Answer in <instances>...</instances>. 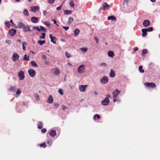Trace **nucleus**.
I'll list each match as a JSON object with an SVG mask.
<instances>
[{
    "mask_svg": "<svg viewBox=\"0 0 160 160\" xmlns=\"http://www.w3.org/2000/svg\"><path fill=\"white\" fill-rule=\"evenodd\" d=\"M94 39L95 40L96 43H98V39L96 37H94Z\"/></svg>",
    "mask_w": 160,
    "mask_h": 160,
    "instance_id": "obj_59",
    "label": "nucleus"
},
{
    "mask_svg": "<svg viewBox=\"0 0 160 160\" xmlns=\"http://www.w3.org/2000/svg\"><path fill=\"white\" fill-rule=\"evenodd\" d=\"M19 56L18 53L16 52H14L13 54L12 57V60L14 61L18 60L19 58Z\"/></svg>",
    "mask_w": 160,
    "mask_h": 160,
    "instance_id": "obj_4",
    "label": "nucleus"
},
{
    "mask_svg": "<svg viewBox=\"0 0 160 160\" xmlns=\"http://www.w3.org/2000/svg\"><path fill=\"white\" fill-rule=\"evenodd\" d=\"M62 108L63 110H64L67 108L64 105H62Z\"/></svg>",
    "mask_w": 160,
    "mask_h": 160,
    "instance_id": "obj_60",
    "label": "nucleus"
},
{
    "mask_svg": "<svg viewBox=\"0 0 160 160\" xmlns=\"http://www.w3.org/2000/svg\"><path fill=\"white\" fill-rule=\"evenodd\" d=\"M5 24L8 27H9L10 26V22L9 21L6 22H5Z\"/></svg>",
    "mask_w": 160,
    "mask_h": 160,
    "instance_id": "obj_46",
    "label": "nucleus"
},
{
    "mask_svg": "<svg viewBox=\"0 0 160 160\" xmlns=\"http://www.w3.org/2000/svg\"><path fill=\"white\" fill-rule=\"evenodd\" d=\"M108 20H111L112 21H115L116 20V18L113 16H111L108 17Z\"/></svg>",
    "mask_w": 160,
    "mask_h": 160,
    "instance_id": "obj_23",
    "label": "nucleus"
},
{
    "mask_svg": "<svg viewBox=\"0 0 160 160\" xmlns=\"http://www.w3.org/2000/svg\"><path fill=\"white\" fill-rule=\"evenodd\" d=\"M54 108H57L59 106V104L58 103H55L54 104Z\"/></svg>",
    "mask_w": 160,
    "mask_h": 160,
    "instance_id": "obj_43",
    "label": "nucleus"
},
{
    "mask_svg": "<svg viewBox=\"0 0 160 160\" xmlns=\"http://www.w3.org/2000/svg\"><path fill=\"white\" fill-rule=\"evenodd\" d=\"M150 22L148 20H145L143 22V25L144 27H148L150 25Z\"/></svg>",
    "mask_w": 160,
    "mask_h": 160,
    "instance_id": "obj_12",
    "label": "nucleus"
},
{
    "mask_svg": "<svg viewBox=\"0 0 160 160\" xmlns=\"http://www.w3.org/2000/svg\"><path fill=\"white\" fill-rule=\"evenodd\" d=\"M80 32L79 29L78 28L76 29L74 31V34L75 36H77L79 33Z\"/></svg>",
    "mask_w": 160,
    "mask_h": 160,
    "instance_id": "obj_26",
    "label": "nucleus"
},
{
    "mask_svg": "<svg viewBox=\"0 0 160 160\" xmlns=\"http://www.w3.org/2000/svg\"><path fill=\"white\" fill-rule=\"evenodd\" d=\"M49 135L52 137H54L56 135V132L55 130H51L49 132Z\"/></svg>",
    "mask_w": 160,
    "mask_h": 160,
    "instance_id": "obj_19",
    "label": "nucleus"
},
{
    "mask_svg": "<svg viewBox=\"0 0 160 160\" xmlns=\"http://www.w3.org/2000/svg\"><path fill=\"white\" fill-rule=\"evenodd\" d=\"M23 31L25 32H31L32 30L30 29V27L29 26H25L24 28H23Z\"/></svg>",
    "mask_w": 160,
    "mask_h": 160,
    "instance_id": "obj_13",
    "label": "nucleus"
},
{
    "mask_svg": "<svg viewBox=\"0 0 160 160\" xmlns=\"http://www.w3.org/2000/svg\"><path fill=\"white\" fill-rule=\"evenodd\" d=\"M46 34L45 33H42V36H41L40 37V39H44L45 38V35Z\"/></svg>",
    "mask_w": 160,
    "mask_h": 160,
    "instance_id": "obj_47",
    "label": "nucleus"
},
{
    "mask_svg": "<svg viewBox=\"0 0 160 160\" xmlns=\"http://www.w3.org/2000/svg\"><path fill=\"white\" fill-rule=\"evenodd\" d=\"M44 23L48 27H50L51 25V24L48 21L45 22Z\"/></svg>",
    "mask_w": 160,
    "mask_h": 160,
    "instance_id": "obj_50",
    "label": "nucleus"
},
{
    "mask_svg": "<svg viewBox=\"0 0 160 160\" xmlns=\"http://www.w3.org/2000/svg\"><path fill=\"white\" fill-rule=\"evenodd\" d=\"M148 50L146 49H144L142 50V55H143V54H145L147 53Z\"/></svg>",
    "mask_w": 160,
    "mask_h": 160,
    "instance_id": "obj_42",
    "label": "nucleus"
},
{
    "mask_svg": "<svg viewBox=\"0 0 160 160\" xmlns=\"http://www.w3.org/2000/svg\"><path fill=\"white\" fill-rule=\"evenodd\" d=\"M115 74L114 71H113L112 69L110 70V76L111 78H113L115 76Z\"/></svg>",
    "mask_w": 160,
    "mask_h": 160,
    "instance_id": "obj_22",
    "label": "nucleus"
},
{
    "mask_svg": "<svg viewBox=\"0 0 160 160\" xmlns=\"http://www.w3.org/2000/svg\"><path fill=\"white\" fill-rule=\"evenodd\" d=\"M110 101L108 97H106L102 101V104L103 105H107L109 104Z\"/></svg>",
    "mask_w": 160,
    "mask_h": 160,
    "instance_id": "obj_1",
    "label": "nucleus"
},
{
    "mask_svg": "<svg viewBox=\"0 0 160 160\" xmlns=\"http://www.w3.org/2000/svg\"><path fill=\"white\" fill-rule=\"evenodd\" d=\"M138 48L135 47L134 48L133 51H134V52H135L136 51H137L138 50Z\"/></svg>",
    "mask_w": 160,
    "mask_h": 160,
    "instance_id": "obj_61",
    "label": "nucleus"
},
{
    "mask_svg": "<svg viewBox=\"0 0 160 160\" xmlns=\"http://www.w3.org/2000/svg\"><path fill=\"white\" fill-rule=\"evenodd\" d=\"M21 92L20 89L18 88L17 89V91L16 92V95H18L19 94H20L21 93ZM15 97H18V96H16Z\"/></svg>",
    "mask_w": 160,
    "mask_h": 160,
    "instance_id": "obj_37",
    "label": "nucleus"
},
{
    "mask_svg": "<svg viewBox=\"0 0 160 160\" xmlns=\"http://www.w3.org/2000/svg\"><path fill=\"white\" fill-rule=\"evenodd\" d=\"M72 12V11L71 10H65L64 11V13L65 14L67 15L71 14Z\"/></svg>",
    "mask_w": 160,
    "mask_h": 160,
    "instance_id": "obj_28",
    "label": "nucleus"
},
{
    "mask_svg": "<svg viewBox=\"0 0 160 160\" xmlns=\"http://www.w3.org/2000/svg\"><path fill=\"white\" fill-rule=\"evenodd\" d=\"M55 0H48V3L50 4H52L53 3Z\"/></svg>",
    "mask_w": 160,
    "mask_h": 160,
    "instance_id": "obj_53",
    "label": "nucleus"
},
{
    "mask_svg": "<svg viewBox=\"0 0 160 160\" xmlns=\"http://www.w3.org/2000/svg\"><path fill=\"white\" fill-rule=\"evenodd\" d=\"M43 14L44 15V16H45L46 15V13H47V11L46 10H44L43 11Z\"/></svg>",
    "mask_w": 160,
    "mask_h": 160,
    "instance_id": "obj_62",
    "label": "nucleus"
},
{
    "mask_svg": "<svg viewBox=\"0 0 160 160\" xmlns=\"http://www.w3.org/2000/svg\"><path fill=\"white\" fill-rule=\"evenodd\" d=\"M66 56L67 58H69L71 57V55L70 53H68L67 52H66Z\"/></svg>",
    "mask_w": 160,
    "mask_h": 160,
    "instance_id": "obj_48",
    "label": "nucleus"
},
{
    "mask_svg": "<svg viewBox=\"0 0 160 160\" xmlns=\"http://www.w3.org/2000/svg\"><path fill=\"white\" fill-rule=\"evenodd\" d=\"M33 29H34L37 30L39 32L40 31V30L39 28V27L38 26H34L33 27Z\"/></svg>",
    "mask_w": 160,
    "mask_h": 160,
    "instance_id": "obj_44",
    "label": "nucleus"
},
{
    "mask_svg": "<svg viewBox=\"0 0 160 160\" xmlns=\"http://www.w3.org/2000/svg\"><path fill=\"white\" fill-rule=\"evenodd\" d=\"M42 58L43 60H45L47 59V57L45 55H42Z\"/></svg>",
    "mask_w": 160,
    "mask_h": 160,
    "instance_id": "obj_45",
    "label": "nucleus"
},
{
    "mask_svg": "<svg viewBox=\"0 0 160 160\" xmlns=\"http://www.w3.org/2000/svg\"><path fill=\"white\" fill-rule=\"evenodd\" d=\"M120 92V91L116 89L113 92L112 94L113 97L114 98H116Z\"/></svg>",
    "mask_w": 160,
    "mask_h": 160,
    "instance_id": "obj_9",
    "label": "nucleus"
},
{
    "mask_svg": "<svg viewBox=\"0 0 160 160\" xmlns=\"http://www.w3.org/2000/svg\"><path fill=\"white\" fill-rule=\"evenodd\" d=\"M53 72V74L56 75H58L60 74V72L58 68H56L52 70Z\"/></svg>",
    "mask_w": 160,
    "mask_h": 160,
    "instance_id": "obj_10",
    "label": "nucleus"
},
{
    "mask_svg": "<svg viewBox=\"0 0 160 160\" xmlns=\"http://www.w3.org/2000/svg\"><path fill=\"white\" fill-rule=\"evenodd\" d=\"M108 54L109 57L111 58H113L114 55V53L113 52L111 51H109L108 52Z\"/></svg>",
    "mask_w": 160,
    "mask_h": 160,
    "instance_id": "obj_24",
    "label": "nucleus"
},
{
    "mask_svg": "<svg viewBox=\"0 0 160 160\" xmlns=\"http://www.w3.org/2000/svg\"><path fill=\"white\" fill-rule=\"evenodd\" d=\"M88 86L87 85H82L79 87V89L80 91L82 92H84L85 91L86 88Z\"/></svg>",
    "mask_w": 160,
    "mask_h": 160,
    "instance_id": "obj_11",
    "label": "nucleus"
},
{
    "mask_svg": "<svg viewBox=\"0 0 160 160\" xmlns=\"http://www.w3.org/2000/svg\"><path fill=\"white\" fill-rule=\"evenodd\" d=\"M84 65H82L79 66L78 69V72L80 73H83L84 72Z\"/></svg>",
    "mask_w": 160,
    "mask_h": 160,
    "instance_id": "obj_7",
    "label": "nucleus"
},
{
    "mask_svg": "<svg viewBox=\"0 0 160 160\" xmlns=\"http://www.w3.org/2000/svg\"><path fill=\"white\" fill-rule=\"evenodd\" d=\"M52 20L53 21H54V24H56L57 26H58V24H57V22H56L55 20H53V19H52Z\"/></svg>",
    "mask_w": 160,
    "mask_h": 160,
    "instance_id": "obj_63",
    "label": "nucleus"
},
{
    "mask_svg": "<svg viewBox=\"0 0 160 160\" xmlns=\"http://www.w3.org/2000/svg\"><path fill=\"white\" fill-rule=\"evenodd\" d=\"M147 32H151L153 30V28L152 27H150L148 28L145 29Z\"/></svg>",
    "mask_w": 160,
    "mask_h": 160,
    "instance_id": "obj_35",
    "label": "nucleus"
},
{
    "mask_svg": "<svg viewBox=\"0 0 160 160\" xmlns=\"http://www.w3.org/2000/svg\"><path fill=\"white\" fill-rule=\"evenodd\" d=\"M35 98L36 100L37 101L39 99V96L37 94H35Z\"/></svg>",
    "mask_w": 160,
    "mask_h": 160,
    "instance_id": "obj_51",
    "label": "nucleus"
},
{
    "mask_svg": "<svg viewBox=\"0 0 160 160\" xmlns=\"http://www.w3.org/2000/svg\"><path fill=\"white\" fill-rule=\"evenodd\" d=\"M53 102V99L51 95H50L48 99L47 102L49 103H51Z\"/></svg>",
    "mask_w": 160,
    "mask_h": 160,
    "instance_id": "obj_21",
    "label": "nucleus"
},
{
    "mask_svg": "<svg viewBox=\"0 0 160 160\" xmlns=\"http://www.w3.org/2000/svg\"><path fill=\"white\" fill-rule=\"evenodd\" d=\"M31 65L32 66H35L36 67H38V66L36 63V62L34 61H32L31 62Z\"/></svg>",
    "mask_w": 160,
    "mask_h": 160,
    "instance_id": "obj_27",
    "label": "nucleus"
},
{
    "mask_svg": "<svg viewBox=\"0 0 160 160\" xmlns=\"http://www.w3.org/2000/svg\"><path fill=\"white\" fill-rule=\"evenodd\" d=\"M16 33V30L14 29H10L8 31V33L11 36H14Z\"/></svg>",
    "mask_w": 160,
    "mask_h": 160,
    "instance_id": "obj_8",
    "label": "nucleus"
},
{
    "mask_svg": "<svg viewBox=\"0 0 160 160\" xmlns=\"http://www.w3.org/2000/svg\"><path fill=\"white\" fill-rule=\"evenodd\" d=\"M58 92L61 95H62L63 94V92L62 89L61 88L59 89L58 90Z\"/></svg>",
    "mask_w": 160,
    "mask_h": 160,
    "instance_id": "obj_49",
    "label": "nucleus"
},
{
    "mask_svg": "<svg viewBox=\"0 0 160 160\" xmlns=\"http://www.w3.org/2000/svg\"><path fill=\"white\" fill-rule=\"evenodd\" d=\"M26 45V43L25 42H23L22 43L23 49L24 51H25L26 50V48L25 45Z\"/></svg>",
    "mask_w": 160,
    "mask_h": 160,
    "instance_id": "obj_39",
    "label": "nucleus"
},
{
    "mask_svg": "<svg viewBox=\"0 0 160 160\" xmlns=\"http://www.w3.org/2000/svg\"><path fill=\"white\" fill-rule=\"evenodd\" d=\"M62 28H64L66 30H67L69 28L68 27H65L63 26L62 27Z\"/></svg>",
    "mask_w": 160,
    "mask_h": 160,
    "instance_id": "obj_57",
    "label": "nucleus"
},
{
    "mask_svg": "<svg viewBox=\"0 0 160 160\" xmlns=\"http://www.w3.org/2000/svg\"><path fill=\"white\" fill-rule=\"evenodd\" d=\"M23 60L29 61L30 59H29V56H27L26 54H25L24 55V57H23Z\"/></svg>",
    "mask_w": 160,
    "mask_h": 160,
    "instance_id": "obj_30",
    "label": "nucleus"
},
{
    "mask_svg": "<svg viewBox=\"0 0 160 160\" xmlns=\"http://www.w3.org/2000/svg\"><path fill=\"white\" fill-rule=\"evenodd\" d=\"M138 69L139 72L141 73H143L144 72V71L142 67V66H139Z\"/></svg>",
    "mask_w": 160,
    "mask_h": 160,
    "instance_id": "obj_33",
    "label": "nucleus"
},
{
    "mask_svg": "<svg viewBox=\"0 0 160 160\" xmlns=\"http://www.w3.org/2000/svg\"><path fill=\"white\" fill-rule=\"evenodd\" d=\"M142 37H145L147 35V32L146 29H142Z\"/></svg>",
    "mask_w": 160,
    "mask_h": 160,
    "instance_id": "obj_17",
    "label": "nucleus"
},
{
    "mask_svg": "<svg viewBox=\"0 0 160 160\" xmlns=\"http://www.w3.org/2000/svg\"><path fill=\"white\" fill-rule=\"evenodd\" d=\"M96 117H97L98 119H99L100 118V116L99 115L97 114H95L94 116L93 119H96Z\"/></svg>",
    "mask_w": 160,
    "mask_h": 160,
    "instance_id": "obj_41",
    "label": "nucleus"
},
{
    "mask_svg": "<svg viewBox=\"0 0 160 160\" xmlns=\"http://www.w3.org/2000/svg\"><path fill=\"white\" fill-rule=\"evenodd\" d=\"M42 122H39L38 125V128L39 129H41L42 128Z\"/></svg>",
    "mask_w": 160,
    "mask_h": 160,
    "instance_id": "obj_31",
    "label": "nucleus"
},
{
    "mask_svg": "<svg viewBox=\"0 0 160 160\" xmlns=\"http://www.w3.org/2000/svg\"><path fill=\"white\" fill-rule=\"evenodd\" d=\"M46 131L47 130L46 128H43L41 130V132L43 133H45Z\"/></svg>",
    "mask_w": 160,
    "mask_h": 160,
    "instance_id": "obj_54",
    "label": "nucleus"
},
{
    "mask_svg": "<svg viewBox=\"0 0 160 160\" xmlns=\"http://www.w3.org/2000/svg\"><path fill=\"white\" fill-rule=\"evenodd\" d=\"M39 146L40 147L45 148L46 147V145L45 143L43 142L42 144H40L39 145Z\"/></svg>",
    "mask_w": 160,
    "mask_h": 160,
    "instance_id": "obj_38",
    "label": "nucleus"
},
{
    "mask_svg": "<svg viewBox=\"0 0 160 160\" xmlns=\"http://www.w3.org/2000/svg\"><path fill=\"white\" fill-rule=\"evenodd\" d=\"M103 7L104 10H107L109 8V5L107 4L106 2H104L103 4Z\"/></svg>",
    "mask_w": 160,
    "mask_h": 160,
    "instance_id": "obj_20",
    "label": "nucleus"
},
{
    "mask_svg": "<svg viewBox=\"0 0 160 160\" xmlns=\"http://www.w3.org/2000/svg\"><path fill=\"white\" fill-rule=\"evenodd\" d=\"M18 75L20 80H23L25 77L24 72L22 71H19L18 73Z\"/></svg>",
    "mask_w": 160,
    "mask_h": 160,
    "instance_id": "obj_5",
    "label": "nucleus"
},
{
    "mask_svg": "<svg viewBox=\"0 0 160 160\" xmlns=\"http://www.w3.org/2000/svg\"><path fill=\"white\" fill-rule=\"evenodd\" d=\"M144 85L148 87L152 88H155L156 87V84L152 82H145Z\"/></svg>",
    "mask_w": 160,
    "mask_h": 160,
    "instance_id": "obj_2",
    "label": "nucleus"
},
{
    "mask_svg": "<svg viewBox=\"0 0 160 160\" xmlns=\"http://www.w3.org/2000/svg\"><path fill=\"white\" fill-rule=\"evenodd\" d=\"M45 42V40L41 41L39 40L38 42V43L40 45H42Z\"/></svg>",
    "mask_w": 160,
    "mask_h": 160,
    "instance_id": "obj_36",
    "label": "nucleus"
},
{
    "mask_svg": "<svg viewBox=\"0 0 160 160\" xmlns=\"http://www.w3.org/2000/svg\"><path fill=\"white\" fill-rule=\"evenodd\" d=\"M62 5V4L60 6L57 7V10L58 11L60 10L61 8Z\"/></svg>",
    "mask_w": 160,
    "mask_h": 160,
    "instance_id": "obj_56",
    "label": "nucleus"
},
{
    "mask_svg": "<svg viewBox=\"0 0 160 160\" xmlns=\"http://www.w3.org/2000/svg\"><path fill=\"white\" fill-rule=\"evenodd\" d=\"M81 49L85 52H87L88 50V48H81Z\"/></svg>",
    "mask_w": 160,
    "mask_h": 160,
    "instance_id": "obj_52",
    "label": "nucleus"
},
{
    "mask_svg": "<svg viewBox=\"0 0 160 160\" xmlns=\"http://www.w3.org/2000/svg\"><path fill=\"white\" fill-rule=\"evenodd\" d=\"M28 72L29 75L32 77H34L36 75V72L32 69H30L28 70Z\"/></svg>",
    "mask_w": 160,
    "mask_h": 160,
    "instance_id": "obj_3",
    "label": "nucleus"
},
{
    "mask_svg": "<svg viewBox=\"0 0 160 160\" xmlns=\"http://www.w3.org/2000/svg\"><path fill=\"white\" fill-rule=\"evenodd\" d=\"M23 13L24 15L26 16L28 15V11L26 9H25L23 11Z\"/></svg>",
    "mask_w": 160,
    "mask_h": 160,
    "instance_id": "obj_40",
    "label": "nucleus"
},
{
    "mask_svg": "<svg viewBox=\"0 0 160 160\" xmlns=\"http://www.w3.org/2000/svg\"><path fill=\"white\" fill-rule=\"evenodd\" d=\"M100 66H103L104 67H106L107 66V64L105 63H102Z\"/></svg>",
    "mask_w": 160,
    "mask_h": 160,
    "instance_id": "obj_55",
    "label": "nucleus"
},
{
    "mask_svg": "<svg viewBox=\"0 0 160 160\" xmlns=\"http://www.w3.org/2000/svg\"><path fill=\"white\" fill-rule=\"evenodd\" d=\"M39 7L38 6H35L31 7V10L34 12H36L39 10Z\"/></svg>",
    "mask_w": 160,
    "mask_h": 160,
    "instance_id": "obj_15",
    "label": "nucleus"
},
{
    "mask_svg": "<svg viewBox=\"0 0 160 160\" xmlns=\"http://www.w3.org/2000/svg\"><path fill=\"white\" fill-rule=\"evenodd\" d=\"M40 31L41 30L42 31L44 32H47V30L43 26H40Z\"/></svg>",
    "mask_w": 160,
    "mask_h": 160,
    "instance_id": "obj_32",
    "label": "nucleus"
},
{
    "mask_svg": "<svg viewBox=\"0 0 160 160\" xmlns=\"http://www.w3.org/2000/svg\"><path fill=\"white\" fill-rule=\"evenodd\" d=\"M47 143L49 145H50L52 144V142L50 140H48L47 141Z\"/></svg>",
    "mask_w": 160,
    "mask_h": 160,
    "instance_id": "obj_58",
    "label": "nucleus"
},
{
    "mask_svg": "<svg viewBox=\"0 0 160 160\" xmlns=\"http://www.w3.org/2000/svg\"><path fill=\"white\" fill-rule=\"evenodd\" d=\"M10 22L12 24V26H13L14 24L12 20H10Z\"/></svg>",
    "mask_w": 160,
    "mask_h": 160,
    "instance_id": "obj_64",
    "label": "nucleus"
},
{
    "mask_svg": "<svg viewBox=\"0 0 160 160\" xmlns=\"http://www.w3.org/2000/svg\"><path fill=\"white\" fill-rule=\"evenodd\" d=\"M49 38L51 39V42L54 44L56 43V38L55 37H52L51 34L49 35Z\"/></svg>",
    "mask_w": 160,
    "mask_h": 160,
    "instance_id": "obj_16",
    "label": "nucleus"
},
{
    "mask_svg": "<svg viewBox=\"0 0 160 160\" xmlns=\"http://www.w3.org/2000/svg\"><path fill=\"white\" fill-rule=\"evenodd\" d=\"M25 25L21 22H19L18 23L17 28H24Z\"/></svg>",
    "mask_w": 160,
    "mask_h": 160,
    "instance_id": "obj_14",
    "label": "nucleus"
},
{
    "mask_svg": "<svg viewBox=\"0 0 160 160\" xmlns=\"http://www.w3.org/2000/svg\"><path fill=\"white\" fill-rule=\"evenodd\" d=\"M16 87L13 86H11L9 89V91L13 92H15L16 91Z\"/></svg>",
    "mask_w": 160,
    "mask_h": 160,
    "instance_id": "obj_25",
    "label": "nucleus"
},
{
    "mask_svg": "<svg viewBox=\"0 0 160 160\" xmlns=\"http://www.w3.org/2000/svg\"><path fill=\"white\" fill-rule=\"evenodd\" d=\"M69 4V6L71 7L72 8L74 7L75 3L73 1H72V0L71 1H70Z\"/></svg>",
    "mask_w": 160,
    "mask_h": 160,
    "instance_id": "obj_29",
    "label": "nucleus"
},
{
    "mask_svg": "<svg viewBox=\"0 0 160 160\" xmlns=\"http://www.w3.org/2000/svg\"><path fill=\"white\" fill-rule=\"evenodd\" d=\"M108 81V77L105 76L102 77L101 79L100 80L101 83L103 84H105Z\"/></svg>",
    "mask_w": 160,
    "mask_h": 160,
    "instance_id": "obj_6",
    "label": "nucleus"
},
{
    "mask_svg": "<svg viewBox=\"0 0 160 160\" xmlns=\"http://www.w3.org/2000/svg\"><path fill=\"white\" fill-rule=\"evenodd\" d=\"M31 20L32 22L33 23H36L38 22V18L36 17H32L31 18Z\"/></svg>",
    "mask_w": 160,
    "mask_h": 160,
    "instance_id": "obj_18",
    "label": "nucleus"
},
{
    "mask_svg": "<svg viewBox=\"0 0 160 160\" xmlns=\"http://www.w3.org/2000/svg\"><path fill=\"white\" fill-rule=\"evenodd\" d=\"M73 21V18L71 17H69V18L68 23L69 24L71 23Z\"/></svg>",
    "mask_w": 160,
    "mask_h": 160,
    "instance_id": "obj_34",
    "label": "nucleus"
}]
</instances>
